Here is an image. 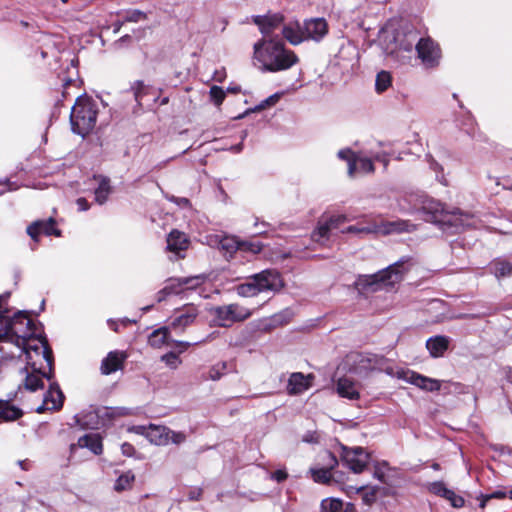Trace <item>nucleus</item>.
Returning a JSON list of instances; mask_svg holds the SVG:
<instances>
[{
	"label": "nucleus",
	"mask_w": 512,
	"mask_h": 512,
	"mask_svg": "<svg viewBox=\"0 0 512 512\" xmlns=\"http://www.w3.org/2000/svg\"><path fill=\"white\" fill-rule=\"evenodd\" d=\"M255 66L264 72H278L291 68L298 62L296 54L284 47L283 41L276 38H261L253 46Z\"/></svg>",
	"instance_id": "f257e3e1"
},
{
	"label": "nucleus",
	"mask_w": 512,
	"mask_h": 512,
	"mask_svg": "<svg viewBox=\"0 0 512 512\" xmlns=\"http://www.w3.org/2000/svg\"><path fill=\"white\" fill-rule=\"evenodd\" d=\"M37 331L35 322L24 311L16 312L12 317L0 315V342L13 345L23 344Z\"/></svg>",
	"instance_id": "f03ea898"
},
{
	"label": "nucleus",
	"mask_w": 512,
	"mask_h": 512,
	"mask_svg": "<svg viewBox=\"0 0 512 512\" xmlns=\"http://www.w3.org/2000/svg\"><path fill=\"white\" fill-rule=\"evenodd\" d=\"M409 261L410 258L404 257L373 275L360 276L356 280L355 286L360 292H374L382 287H392L399 283L409 270Z\"/></svg>",
	"instance_id": "7ed1b4c3"
},
{
	"label": "nucleus",
	"mask_w": 512,
	"mask_h": 512,
	"mask_svg": "<svg viewBox=\"0 0 512 512\" xmlns=\"http://www.w3.org/2000/svg\"><path fill=\"white\" fill-rule=\"evenodd\" d=\"M97 114V104L94 100L87 96L78 97L70 115L72 131L82 136L90 133L95 127Z\"/></svg>",
	"instance_id": "20e7f679"
},
{
	"label": "nucleus",
	"mask_w": 512,
	"mask_h": 512,
	"mask_svg": "<svg viewBox=\"0 0 512 512\" xmlns=\"http://www.w3.org/2000/svg\"><path fill=\"white\" fill-rule=\"evenodd\" d=\"M21 350V354L26 355L27 366L36 370V364H42L44 361L49 370L52 367V350L45 337L37 333L31 336L25 343L16 345Z\"/></svg>",
	"instance_id": "39448f33"
},
{
	"label": "nucleus",
	"mask_w": 512,
	"mask_h": 512,
	"mask_svg": "<svg viewBox=\"0 0 512 512\" xmlns=\"http://www.w3.org/2000/svg\"><path fill=\"white\" fill-rule=\"evenodd\" d=\"M130 430L136 434L144 436L150 443L157 446H166L169 443L180 445L187 439V436L184 432L173 431L163 425H138L133 426Z\"/></svg>",
	"instance_id": "423d86ee"
},
{
	"label": "nucleus",
	"mask_w": 512,
	"mask_h": 512,
	"mask_svg": "<svg viewBox=\"0 0 512 512\" xmlns=\"http://www.w3.org/2000/svg\"><path fill=\"white\" fill-rule=\"evenodd\" d=\"M385 362L386 359L383 356L354 351L346 355L343 365L355 374L366 375L372 371H381Z\"/></svg>",
	"instance_id": "0eeeda50"
},
{
	"label": "nucleus",
	"mask_w": 512,
	"mask_h": 512,
	"mask_svg": "<svg viewBox=\"0 0 512 512\" xmlns=\"http://www.w3.org/2000/svg\"><path fill=\"white\" fill-rule=\"evenodd\" d=\"M319 25V18L306 21L304 29H302L299 22L295 21L284 24L281 32L289 43L298 45L306 39H314L317 41L320 35V31H318Z\"/></svg>",
	"instance_id": "6e6552de"
},
{
	"label": "nucleus",
	"mask_w": 512,
	"mask_h": 512,
	"mask_svg": "<svg viewBox=\"0 0 512 512\" xmlns=\"http://www.w3.org/2000/svg\"><path fill=\"white\" fill-rule=\"evenodd\" d=\"M252 312L237 303L223 305L214 309V316L219 326L229 327L235 322H240L248 319Z\"/></svg>",
	"instance_id": "1a4fd4ad"
},
{
	"label": "nucleus",
	"mask_w": 512,
	"mask_h": 512,
	"mask_svg": "<svg viewBox=\"0 0 512 512\" xmlns=\"http://www.w3.org/2000/svg\"><path fill=\"white\" fill-rule=\"evenodd\" d=\"M205 279L206 277L203 275L170 278L166 281L163 289L158 292V301H163L171 294H180L187 289H196L204 283Z\"/></svg>",
	"instance_id": "9d476101"
},
{
	"label": "nucleus",
	"mask_w": 512,
	"mask_h": 512,
	"mask_svg": "<svg viewBox=\"0 0 512 512\" xmlns=\"http://www.w3.org/2000/svg\"><path fill=\"white\" fill-rule=\"evenodd\" d=\"M339 158L345 160L348 165V175L353 178L356 174L374 173L375 166L371 158L364 157L351 149H344L338 152Z\"/></svg>",
	"instance_id": "9b49d317"
},
{
	"label": "nucleus",
	"mask_w": 512,
	"mask_h": 512,
	"mask_svg": "<svg viewBox=\"0 0 512 512\" xmlns=\"http://www.w3.org/2000/svg\"><path fill=\"white\" fill-rule=\"evenodd\" d=\"M416 50L418 57L427 67L437 66L441 58V50L431 38H421L417 41Z\"/></svg>",
	"instance_id": "f8f14e48"
},
{
	"label": "nucleus",
	"mask_w": 512,
	"mask_h": 512,
	"mask_svg": "<svg viewBox=\"0 0 512 512\" xmlns=\"http://www.w3.org/2000/svg\"><path fill=\"white\" fill-rule=\"evenodd\" d=\"M253 276L260 293L277 292L284 286L280 273L274 269H266Z\"/></svg>",
	"instance_id": "ddd939ff"
},
{
	"label": "nucleus",
	"mask_w": 512,
	"mask_h": 512,
	"mask_svg": "<svg viewBox=\"0 0 512 512\" xmlns=\"http://www.w3.org/2000/svg\"><path fill=\"white\" fill-rule=\"evenodd\" d=\"M370 455L361 447L343 450V461L354 473H361L369 463Z\"/></svg>",
	"instance_id": "4468645a"
},
{
	"label": "nucleus",
	"mask_w": 512,
	"mask_h": 512,
	"mask_svg": "<svg viewBox=\"0 0 512 512\" xmlns=\"http://www.w3.org/2000/svg\"><path fill=\"white\" fill-rule=\"evenodd\" d=\"M254 23L259 27L263 37L266 39L274 38L275 30L281 29L284 25V16L281 13H272L267 16H255Z\"/></svg>",
	"instance_id": "2eb2a0df"
},
{
	"label": "nucleus",
	"mask_w": 512,
	"mask_h": 512,
	"mask_svg": "<svg viewBox=\"0 0 512 512\" xmlns=\"http://www.w3.org/2000/svg\"><path fill=\"white\" fill-rule=\"evenodd\" d=\"M422 210L424 213L430 215V217L425 218L427 221L447 223L453 226L462 224L459 218H455L454 221L450 220L448 218L450 213L445 211L443 204L440 202H436L434 200L426 201L422 206Z\"/></svg>",
	"instance_id": "dca6fc26"
},
{
	"label": "nucleus",
	"mask_w": 512,
	"mask_h": 512,
	"mask_svg": "<svg viewBox=\"0 0 512 512\" xmlns=\"http://www.w3.org/2000/svg\"><path fill=\"white\" fill-rule=\"evenodd\" d=\"M375 233L382 235L410 233L416 230V225L408 220L398 219L374 224Z\"/></svg>",
	"instance_id": "f3484780"
},
{
	"label": "nucleus",
	"mask_w": 512,
	"mask_h": 512,
	"mask_svg": "<svg viewBox=\"0 0 512 512\" xmlns=\"http://www.w3.org/2000/svg\"><path fill=\"white\" fill-rule=\"evenodd\" d=\"M166 243L168 252L173 253L176 258H184V252L188 249L190 241L184 232L174 229L168 234Z\"/></svg>",
	"instance_id": "a211bd4d"
},
{
	"label": "nucleus",
	"mask_w": 512,
	"mask_h": 512,
	"mask_svg": "<svg viewBox=\"0 0 512 512\" xmlns=\"http://www.w3.org/2000/svg\"><path fill=\"white\" fill-rule=\"evenodd\" d=\"M64 395L56 383L50 384L48 391L44 394L43 402L36 408L37 413H43L46 410H58L62 407Z\"/></svg>",
	"instance_id": "6ab92c4d"
},
{
	"label": "nucleus",
	"mask_w": 512,
	"mask_h": 512,
	"mask_svg": "<svg viewBox=\"0 0 512 512\" xmlns=\"http://www.w3.org/2000/svg\"><path fill=\"white\" fill-rule=\"evenodd\" d=\"M312 375H304L300 372L292 373L287 383V392L290 395H299L308 390L312 385Z\"/></svg>",
	"instance_id": "aec40b11"
},
{
	"label": "nucleus",
	"mask_w": 512,
	"mask_h": 512,
	"mask_svg": "<svg viewBox=\"0 0 512 512\" xmlns=\"http://www.w3.org/2000/svg\"><path fill=\"white\" fill-rule=\"evenodd\" d=\"M27 234L38 242L41 234L60 236V231L55 228V222L52 218L47 221H35L27 227Z\"/></svg>",
	"instance_id": "412c9836"
},
{
	"label": "nucleus",
	"mask_w": 512,
	"mask_h": 512,
	"mask_svg": "<svg viewBox=\"0 0 512 512\" xmlns=\"http://www.w3.org/2000/svg\"><path fill=\"white\" fill-rule=\"evenodd\" d=\"M148 342L154 348H160L163 345H169L170 342H174L177 346L181 347L180 352L185 351L190 346L189 342L170 340L168 327H162L153 331L149 336Z\"/></svg>",
	"instance_id": "4be33fe9"
},
{
	"label": "nucleus",
	"mask_w": 512,
	"mask_h": 512,
	"mask_svg": "<svg viewBox=\"0 0 512 512\" xmlns=\"http://www.w3.org/2000/svg\"><path fill=\"white\" fill-rule=\"evenodd\" d=\"M77 448H87L95 455L101 454L103 446L100 435L97 433H90L80 437L77 443L70 445V452L74 453Z\"/></svg>",
	"instance_id": "5701e85b"
},
{
	"label": "nucleus",
	"mask_w": 512,
	"mask_h": 512,
	"mask_svg": "<svg viewBox=\"0 0 512 512\" xmlns=\"http://www.w3.org/2000/svg\"><path fill=\"white\" fill-rule=\"evenodd\" d=\"M325 461V465L322 466V485H331L337 483L335 480V472L333 469L338 465L336 456L331 451L322 452V462Z\"/></svg>",
	"instance_id": "b1692460"
},
{
	"label": "nucleus",
	"mask_w": 512,
	"mask_h": 512,
	"mask_svg": "<svg viewBox=\"0 0 512 512\" xmlns=\"http://www.w3.org/2000/svg\"><path fill=\"white\" fill-rule=\"evenodd\" d=\"M126 358V355L123 352L119 351H111L108 355L102 360L101 363V372L104 375H109L111 373L116 372L121 369L123 366V362Z\"/></svg>",
	"instance_id": "393cba45"
},
{
	"label": "nucleus",
	"mask_w": 512,
	"mask_h": 512,
	"mask_svg": "<svg viewBox=\"0 0 512 512\" xmlns=\"http://www.w3.org/2000/svg\"><path fill=\"white\" fill-rule=\"evenodd\" d=\"M450 344V339L444 335H437L434 337H430L426 341V348L429 351L431 357L439 358L442 357L445 352L448 350Z\"/></svg>",
	"instance_id": "a878e982"
},
{
	"label": "nucleus",
	"mask_w": 512,
	"mask_h": 512,
	"mask_svg": "<svg viewBox=\"0 0 512 512\" xmlns=\"http://www.w3.org/2000/svg\"><path fill=\"white\" fill-rule=\"evenodd\" d=\"M26 376L24 381V386L29 391H36L39 388H43V380L42 377H47L48 379L50 376H48L44 371H42L41 364H36V370L31 368V372H28V368H25Z\"/></svg>",
	"instance_id": "bb28decb"
},
{
	"label": "nucleus",
	"mask_w": 512,
	"mask_h": 512,
	"mask_svg": "<svg viewBox=\"0 0 512 512\" xmlns=\"http://www.w3.org/2000/svg\"><path fill=\"white\" fill-rule=\"evenodd\" d=\"M430 490L441 497L447 499L455 508H461L464 505L463 497L457 495L454 491L448 489L442 482H435L431 485Z\"/></svg>",
	"instance_id": "cd10ccee"
},
{
	"label": "nucleus",
	"mask_w": 512,
	"mask_h": 512,
	"mask_svg": "<svg viewBox=\"0 0 512 512\" xmlns=\"http://www.w3.org/2000/svg\"><path fill=\"white\" fill-rule=\"evenodd\" d=\"M407 380L409 383L429 392L438 391L441 388V382L439 380L415 372H411Z\"/></svg>",
	"instance_id": "c85d7f7f"
},
{
	"label": "nucleus",
	"mask_w": 512,
	"mask_h": 512,
	"mask_svg": "<svg viewBox=\"0 0 512 512\" xmlns=\"http://www.w3.org/2000/svg\"><path fill=\"white\" fill-rule=\"evenodd\" d=\"M337 392L341 397L356 400L360 397L357 383L349 378L342 377L337 382Z\"/></svg>",
	"instance_id": "c756f323"
},
{
	"label": "nucleus",
	"mask_w": 512,
	"mask_h": 512,
	"mask_svg": "<svg viewBox=\"0 0 512 512\" xmlns=\"http://www.w3.org/2000/svg\"><path fill=\"white\" fill-rule=\"evenodd\" d=\"M197 314L198 311L194 306H187L179 316L173 319L171 328L183 330L194 322Z\"/></svg>",
	"instance_id": "7c9ffc66"
},
{
	"label": "nucleus",
	"mask_w": 512,
	"mask_h": 512,
	"mask_svg": "<svg viewBox=\"0 0 512 512\" xmlns=\"http://www.w3.org/2000/svg\"><path fill=\"white\" fill-rule=\"evenodd\" d=\"M235 290L241 297H254L260 294V290L253 275L249 276L245 283L237 285Z\"/></svg>",
	"instance_id": "2f4dec72"
},
{
	"label": "nucleus",
	"mask_w": 512,
	"mask_h": 512,
	"mask_svg": "<svg viewBox=\"0 0 512 512\" xmlns=\"http://www.w3.org/2000/svg\"><path fill=\"white\" fill-rule=\"evenodd\" d=\"M22 410L10 404L0 401V421H13L22 416Z\"/></svg>",
	"instance_id": "473e14b6"
},
{
	"label": "nucleus",
	"mask_w": 512,
	"mask_h": 512,
	"mask_svg": "<svg viewBox=\"0 0 512 512\" xmlns=\"http://www.w3.org/2000/svg\"><path fill=\"white\" fill-rule=\"evenodd\" d=\"M134 481V473L132 471H126L119 475V477L115 480L113 488L116 492L130 490L133 486Z\"/></svg>",
	"instance_id": "72a5a7b5"
},
{
	"label": "nucleus",
	"mask_w": 512,
	"mask_h": 512,
	"mask_svg": "<svg viewBox=\"0 0 512 512\" xmlns=\"http://www.w3.org/2000/svg\"><path fill=\"white\" fill-rule=\"evenodd\" d=\"M491 271L497 277H507L512 274V265L505 260H495L491 263Z\"/></svg>",
	"instance_id": "f704fd0d"
},
{
	"label": "nucleus",
	"mask_w": 512,
	"mask_h": 512,
	"mask_svg": "<svg viewBox=\"0 0 512 512\" xmlns=\"http://www.w3.org/2000/svg\"><path fill=\"white\" fill-rule=\"evenodd\" d=\"M111 192V188L109 185V179L101 178L98 187L95 190V200L99 204H103L106 202L109 194Z\"/></svg>",
	"instance_id": "c9c22d12"
},
{
	"label": "nucleus",
	"mask_w": 512,
	"mask_h": 512,
	"mask_svg": "<svg viewBox=\"0 0 512 512\" xmlns=\"http://www.w3.org/2000/svg\"><path fill=\"white\" fill-rule=\"evenodd\" d=\"M220 248L232 255L241 247V241L234 236H225L219 242Z\"/></svg>",
	"instance_id": "e433bc0d"
},
{
	"label": "nucleus",
	"mask_w": 512,
	"mask_h": 512,
	"mask_svg": "<svg viewBox=\"0 0 512 512\" xmlns=\"http://www.w3.org/2000/svg\"><path fill=\"white\" fill-rule=\"evenodd\" d=\"M346 221V217L343 215L333 216L329 220L322 224V239L325 238L328 232L333 231L334 229L339 228V226Z\"/></svg>",
	"instance_id": "4c0bfd02"
},
{
	"label": "nucleus",
	"mask_w": 512,
	"mask_h": 512,
	"mask_svg": "<svg viewBox=\"0 0 512 512\" xmlns=\"http://www.w3.org/2000/svg\"><path fill=\"white\" fill-rule=\"evenodd\" d=\"M392 82L391 74L387 71H381L376 76L375 89L378 93L386 91Z\"/></svg>",
	"instance_id": "58836bf2"
},
{
	"label": "nucleus",
	"mask_w": 512,
	"mask_h": 512,
	"mask_svg": "<svg viewBox=\"0 0 512 512\" xmlns=\"http://www.w3.org/2000/svg\"><path fill=\"white\" fill-rule=\"evenodd\" d=\"M379 488L376 486L373 487H360L358 492H361L362 501L365 505H372L377 499V493Z\"/></svg>",
	"instance_id": "ea45409f"
},
{
	"label": "nucleus",
	"mask_w": 512,
	"mask_h": 512,
	"mask_svg": "<svg viewBox=\"0 0 512 512\" xmlns=\"http://www.w3.org/2000/svg\"><path fill=\"white\" fill-rule=\"evenodd\" d=\"M343 502L339 498L329 497L322 500V512H340Z\"/></svg>",
	"instance_id": "a19ab883"
},
{
	"label": "nucleus",
	"mask_w": 512,
	"mask_h": 512,
	"mask_svg": "<svg viewBox=\"0 0 512 512\" xmlns=\"http://www.w3.org/2000/svg\"><path fill=\"white\" fill-rule=\"evenodd\" d=\"M146 19V13L138 9L127 10L122 16L123 22H140Z\"/></svg>",
	"instance_id": "79ce46f5"
},
{
	"label": "nucleus",
	"mask_w": 512,
	"mask_h": 512,
	"mask_svg": "<svg viewBox=\"0 0 512 512\" xmlns=\"http://www.w3.org/2000/svg\"><path fill=\"white\" fill-rule=\"evenodd\" d=\"M342 233H365L372 234L375 233L374 224L369 226H360V225H351L346 229L341 231Z\"/></svg>",
	"instance_id": "37998d69"
},
{
	"label": "nucleus",
	"mask_w": 512,
	"mask_h": 512,
	"mask_svg": "<svg viewBox=\"0 0 512 512\" xmlns=\"http://www.w3.org/2000/svg\"><path fill=\"white\" fill-rule=\"evenodd\" d=\"M263 245L260 242H248L241 241V247L239 250L251 252L253 254H258L262 251Z\"/></svg>",
	"instance_id": "c03bdc74"
},
{
	"label": "nucleus",
	"mask_w": 512,
	"mask_h": 512,
	"mask_svg": "<svg viewBox=\"0 0 512 512\" xmlns=\"http://www.w3.org/2000/svg\"><path fill=\"white\" fill-rule=\"evenodd\" d=\"M161 360L163 362H165V364L172 368V369H175L178 367V365L181 363L178 355L174 352H169V353H166L164 354L162 357H161Z\"/></svg>",
	"instance_id": "a18cd8bd"
},
{
	"label": "nucleus",
	"mask_w": 512,
	"mask_h": 512,
	"mask_svg": "<svg viewBox=\"0 0 512 512\" xmlns=\"http://www.w3.org/2000/svg\"><path fill=\"white\" fill-rule=\"evenodd\" d=\"M292 312L290 310H284L272 317V322L277 325H283L289 323L292 318Z\"/></svg>",
	"instance_id": "49530a36"
},
{
	"label": "nucleus",
	"mask_w": 512,
	"mask_h": 512,
	"mask_svg": "<svg viewBox=\"0 0 512 512\" xmlns=\"http://www.w3.org/2000/svg\"><path fill=\"white\" fill-rule=\"evenodd\" d=\"M226 370V363H218L209 370V378L211 380H218Z\"/></svg>",
	"instance_id": "de8ad7c7"
},
{
	"label": "nucleus",
	"mask_w": 512,
	"mask_h": 512,
	"mask_svg": "<svg viewBox=\"0 0 512 512\" xmlns=\"http://www.w3.org/2000/svg\"><path fill=\"white\" fill-rule=\"evenodd\" d=\"M210 97L216 105H220L224 100L225 93L222 90V88L218 86H213L210 89Z\"/></svg>",
	"instance_id": "09e8293b"
},
{
	"label": "nucleus",
	"mask_w": 512,
	"mask_h": 512,
	"mask_svg": "<svg viewBox=\"0 0 512 512\" xmlns=\"http://www.w3.org/2000/svg\"><path fill=\"white\" fill-rule=\"evenodd\" d=\"M406 36L410 39V41L406 44H401V47L405 50V51H411L412 48H413V45L417 40V32L416 31H409L407 32Z\"/></svg>",
	"instance_id": "8fccbe9b"
},
{
	"label": "nucleus",
	"mask_w": 512,
	"mask_h": 512,
	"mask_svg": "<svg viewBox=\"0 0 512 512\" xmlns=\"http://www.w3.org/2000/svg\"><path fill=\"white\" fill-rule=\"evenodd\" d=\"M131 89L133 90L134 92V97H135V100L137 102H140L141 100V97H142V94H143V91H144V84L142 81H136Z\"/></svg>",
	"instance_id": "3c124183"
},
{
	"label": "nucleus",
	"mask_w": 512,
	"mask_h": 512,
	"mask_svg": "<svg viewBox=\"0 0 512 512\" xmlns=\"http://www.w3.org/2000/svg\"><path fill=\"white\" fill-rule=\"evenodd\" d=\"M119 322H120L122 325H124V326H127V325H129V324H131V323H132V321H131L130 319H128V318H124V319H121V320H119V321H115V320H113V319H109V320L107 321L108 326H109L113 331H115V332H117V331H118V323H119Z\"/></svg>",
	"instance_id": "603ef678"
},
{
	"label": "nucleus",
	"mask_w": 512,
	"mask_h": 512,
	"mask_svg": "<svg viewBox=\"0 0 512 512\" xmlns=\"http://www.w3.org/2000/svg\"><path fill=\"white\" fill-rule=\"evenodd\" d=\"M121 450H122V453L125 455V456H133L134 453H135V448L133 447V445H131L130 443H123L121 445Z\"/></svg>",
	"instance_id": "864d4df0"
},
{
	"label": "nucleus",
	"mask_w": 512,
	"mask_h": 512,
	"mask_svg": "<svg viewBox=\"0 0 512 512\" xmlns=\"http://www.w3.org/2000/svg\"><path fill=\"white\" fill-rule=\"evenodd\" d=\"M288 477V474L284 470H276L272 473L271 478L277 482H282Z\"/></svg>",
	"instance_id": "5fc2aeb1"
},
{
	"label": "nucleus",
	"mask_w": 512,
	"mask_h": 512,
	"mask_svg": "<svg viewBox=\"0 0 512 512\" xmlns=\"http://www.w3.org/2000/svg\"><path fill=\"white\" fill-rule=\"evenodd\" d=\"M201 495H202V489L194 488L188 493V499L191 501H197L201 498Z\"/></svg>",
	"instance_id": "6e6d98bb"
},
{
	"label": "nucleus",
	"mask_w": 512,
	"mask_h": 512,
	"mask_svg": "<svg viewBox=\"0 0 512 512\" xmlns=\"http://www.w3.org/2000/svg\"><path fill=\"white\" fill-rule=\"evenodd\" d=\"M373 475L380 482H382V483L386 482V480H385V477H386L385 472L383 471V469L380 466H376L375 467Z\"/></svg>",
	"instance_id": "4d7b16f0"
},
{
	"label": "nucleus",
	"mask_w": 512,
	"mask_h": 512,
	"mask_svg": "<svg viewBox=\"0 0 512 512\" xmlns=\"http://www.w3.org/2000/svg\"><path fill=\"white\" fill-rule=\"evenodd\" d=\"M279 99H280V94H278V93L273 94V95L269 96L264 101V104H262L261 107L274 105Z\"/></svg>",
	"instance_id": "13d9d810"
},
{
	"label": "nucleus",
	"mask_w": 512,
	"mask_h": 512,
	"mask_svg": "<svg viewBox=\"0 0 512 512\" xmlns=\"http://www.w3.org/2000/svg\"><path fill=\"white\" fill-rule=\"evenodd\" d=\"M7 298H8V294L0 295V315H5L4 313H7V310L5 308Z\"/></svg>",
	"instance_id": "bf43d9fd"
},
{
	"label": "nucleus",
	"mask_w": 512,
	"mask_h": 512,
	"mask_svg": "<svg viewBox=\"0 0 512 512\" xmlns=\"http://www.w3.org/2000/svg\"><path fill=\"white\" fill-rule=\"evenodd\" d=\"M170 201H173L177 203L178 205H181L183 207L188 206L190 204L189 200L187 198H177V197H171Z\"/></svg>",
	"instance_id": "052dcab7"
},
{
	"label": "nucleus",
	"mask_w": 512,
	"mask_h": 512,
	"mask_svg": "<svg viewBox=\"0 0 512 512\" xmlns=\"http://www.w3.org/2000/svg\"><path fill=\"white\" fill-rule=\"evenodd\" d=\"M309 473L311 474L313 480L316 483H320V469L319 468H311L309 470Z\"/></svg>",
	"instance_id": "680f3d73"
},
{
	"label": "nucleus",
	"mask_w": 512,
	"mask_h": 512,
	"mask_svg": "<svg viewBox=\"0 0 512 512\" xmlns=\"http://www.w3.org/2000/svg\"><path fill=\"white\" fill-rule=\"evenodd\" d=\"M79 210L86 211L89 208L88 202L85 198H79L77 200Z\"/></svg>",
	"instance_id": "e2e57ef3"
},
{
	"label": "nucleus",
	"mask_w": 512,
	"mask_h": 512,
	"mask_svg": "<svg viewBox=\"0 0 512 512\" xmlns=\"http://www.w3.org/2000/svg\"><path fill=\"white\" fill-rule=\"evenodd\" d=\"M317 438H318L317 434L314 433L313 435H305L303 437V441H305V442H317Z\"/></svg>",
	"instance_id": "0e129e2a"
},
{
	"label": "nucleus",
	"mask_w": 512,
	"mask_h": 512,
	"mask_svg": "<svg viewBox=\"0 0 512 512\" xmlns=\"http://www.w3.org/2000/svg\"><path fill=\"white\" fill-rule=\"evenodd\" d=\"M242 148H243L242 143H239V144H237V145H235V146H232V147H231V150H232L233 152H235V153H238V152H240V151L242 150Z\"/></svg>",
	"instance_id": "69168bd1"
},
{
	"label": "nucleus",
	"mask_w": 512,
	"mask_h": 512,
	"mask_svg": "<svg viewBox=\"0 0 512 512\" xmlns=\"http://www.w3.org/2000/svg\"><path fill=\"white\" fill-rule=\"evenodd\" d=\"M327 30H328L327 23L322 18V31H321L322 37L327 33Z\"/></svg>",
	"instance_id": "338daca9"
},
{
	"label": "nucleus",
	"mask_w": 512,
	"mask_h": 512,
	"mask_svg": "<svg viewBox=\"0 0 512 512\" xmlns=\"http://www.w3.org/2000/svg\"><path fill=\"white\" fill-rule=\"evenodd\" d=\"M492 496L495 498H504L506 494L504 492L497 491Z\"/></svg>",
	"instance_id": "774afa93"
}]
</instances>
